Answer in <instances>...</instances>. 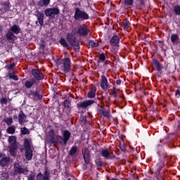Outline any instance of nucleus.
Wrapping results in <instances>:
<instances>
[{
	"label": "nucleus",
	"instance_id": "1",
	"mask_svg": "<svg viewBox=\"0 0 180 180\" xmlns=\"http://www.w3.org/2000/svg\"><path fill=\"white\" fill-rule=\"evenodd\" d=\"M22 30L20 27L16 24H14L13 26L8 29V32L5 34V37L8 43L13 44L16 41L18 37L15 34H19Z\"/></svg>",
	"mask_w": 180,
	"mask_h": 180
},
{
	"label": "nucleus",
	"instance_id": "2",
	"mask_svg": "<svg viewBox=\"0 0 180 180\" xmlns=\"http://www.w3.org/2000/svg\"><path fill=\"white\" fill-rule=\"evenodd\" d=\"M74 19L78 22L88 20L89 19V14L84 11H82L80 8L76 7L75 8Z\"/></svg>",
	"mask_w": 180,
	"mask_h": 180
},
{
	"label": "nucleus",
	"instance_id": "3",
	"mask_svg": "<svg viewBox=\"0 0 180 180\" xmlns=\"http://www.w3.org/2000/svg\"><path fill=\"white\" fill-rule=\"evenodd\" d=\"M8 152L12 157H16V150H18V141H16V136H11L8 137Z\"/></svg>",
	"mask_w": 180,
	"mask_h": 180
},
{
	"label": "nucleus",
	"instance_id": "4",
	"mask_svg": "<svg viewBox=\"0 0 180 180\" xmlns=\"http://www.w3.org/2000/svg\"><path fill=\"white\" fill-rule=\"evenodd\" d=\"M67 40L70 43L71 47H73L75 51L78 53L81 47L79 46V42L77 40V37L72 33H68Z\"/></svg>",
	"mask_w": 180,
	"mask_h": 180
},
{
	"label": "nucleus",
	"instance_id": "5",
	"mask_svg": "<svg viewBox=\"0 0 180 180\" xmlns=\"http://www.w3.org/2000/svg\"><path fill=\"white\" fill-rule=\"evenodd\" d=\"M25 157L27 161L33 158V150L30 146V141L27 139H24Z\"/></svg>",
	"mask_w": 180,
	"mask_h": 180
},
{
	"label": "nucleus",
	"instance_id": "6",
	"mask_svg": "<svg viewBox=\"0 0 180 180\" xmlns=\"http://www.w3.org/2000/svg\"><path fill=\"white\" fill-rule=\"evenodd\" d=\"M89 28L86 27V25L82 24V25H79L75 30V32L74 34H78L80 37H86L88 34H89Z\"/></svg>",
	"mask_w": 180,
	"mask_h": 180
},
{
	"label": "nucleus",
	"instance_id": "7",
	"mask_svg": "<svg viewBox=\"0 0 180 180\" xmlns=\"http://www.w3.org/2000/svg\"><path fill=\"white\" fill-rule=\"evenodd\" d=\"M96 101L94 100H85L83 101H80L77 103L76 108L78 110H86L91 108L95 103Z\"/></svg>",
	"mask_w": 180,
	"mask_h": 180
},
{
	"label": "nucleus",
	"instance_id": "8",
	"mask_svg": "<svg viewBox=\"0 0 180 180\" xmlns=\"http://www.w3.org/2000/svg\"><path fill=\"white\" fill-rule=\"evenodd\" d=\"M162 70H164V66L157 58H153L152 62V71L156 70L158 72V77H161L162 74Z\"/></svg>",
	"mask_w": 180,
	"mask_h": 180
},
{
	"label": "nucleus",
	"instance_id": "9",
	"mask_svg": "<svg viewBox=\"0 0 180 180\" xmlns=\"http://www.w3.org/2000/svg\"><path fill=\"white\" fill-rule=\"evenodd\" d=\"M168 160V156L165 154H162L160 155L158 162L156 165V175H161V170L162 169L163 167L165 166V161Z\"/></svg>",
	"mask_w": 180,
	"mask_h": 180
},
{
	"label": "nucleus",
	"instance_id": "10",
	"mask_svg": "<svg viewBox=\"0 0 180 180\" xmlns=\"http://www.w3.org/2000/svg\"><path fill=\"white\" fill-rule=\"evenodd\" d=\"M59 65L62 67L65 72H70L71 70V59L70 58H64L61 59Z\"/></svg>",
	"mask_w": 180,
	"mask_h": 180
},
{
	"label": "nucleus",
	"instance_id": "11",
	"mask_svg": "<svg viewBox=\"0 0 180 180\" xmlns=\"http://www.w3.org/2000/svg\"><path fill=\"white\" fill-rule=\"evenodd\" d=\"M44 12L47 18H49V19H54V18H56V15H58L60 13V9L57 7H52L46 8Z\"/></svg>",
	"mask_w": 180,
	"mask_h": 180
},
{
	"label": "nucleus",
	"instance_id": "12",
	"mask_svg": "<svg viewBox=\"0 0 180 180\" xmlns=\"http://www.w3.org/2000/svg\"><path fill=\"white\" fill-rule=\"evenodd\" d=\"M71 137V132L70 131L65 129L63 131V136L60 135H57V140H62L64 146H67V143H68V140H70Z\"/></svg>",
	"mask_w": 180,
	"mask_h": 180
},
{
	"label": "nucleus",
	"instance_id": "13",
	"mask_svg": "<svg viewBox=\"0 0 180 180\" xmlns=\"http://www.w3.org/2000/svg\"><path fill=\"white\" fill-rule=\"evenodd\" d=\"M31 75L34 77V79L36 81H43L44 79V75L40 69H32Z\"/></svg>",
	"mask_w": 180,
	"mask_h": 180
},
{
	"label": "nucleus",
	"instance_id": "14",
	"mask_svg": "<svg viewBox=\"0 0 180 180\" xmlns=\"http://www.w3.org/2000/svg\"><path fill=\"white\" fill-rule=\"evenodd\" d=\"M101 157L105 158V160H115L116 156L113 155V153H110L109 149L105 148L101 151Z\"/></svg>",
	"mask_w": 180,
	"mask_h": 180
},
{
	"label": "nucleus",
	"instance_id": "15",
	"mask_svg": "<svg viewBox=\"0 0 180 180\" xmlns=\"http://www.w3.org/2000/svg\"><path fill=\"white\" fill-rule=\"evenodd\" d=\"M82 155L85 164H90L92 165V163H91V151H89L88 148H84V150H82Z\"/></svg>",
	"mask_w": 180,
	"mask_h": 180
},
{
	"label": "nucleus",
	"instance_id": "16",
	"mask_svg": "<svg viewBox=\"0 0 180 180\" xmlns=\"http://www.w3.org/2000/svg\"><path fill=\"white\" fill-rule=\"evenodd\" d=\"M101 88L103 91H108L110 86H109V83L108 82V78H106V76L101 75Z\"/></svg>",
	"mask_w": 180,
	"mask_h": 180
},
{
	"label": "nucleus",
	"instance_id": "17",
	"mask_svg": "<svg viewBox=\"0 0 180 180\" xmlns=\"http://www.w3.org/2000/svg\"><path fill=\"white\" fill-rule=\"evenodd\" d=\"M120 43V37H119V35L117 34L113 35L111 39L110 40V44L112 47H119Z\"/></svg>",
	"mask_w": 180,
	"mask_h": 180
},
{
	"label": "nucleus",
	"instance_id": "18",
	"mask_svg": "<svg viewBox=\"0 0 180 180\" xmlns=\"http://www.w3.org/2000/svg\"><path fill=\"white\" fill-rule=\"evenodd\" d=\"M36 16L40 26H43V25H44V13H40V11H37Z\"/></svg>",
	"mask_w": 180,
	"mask_h": 180
},
{
	"label": "nucleus",
	"instance_id": "19",
	"mask_svg": "<svg viewBox=\"0 0 180 180\" xmlns=\"http://www.w3.org/2000/svg\"><path fill=\"white\" fill-rule=\"evenodd\" d=\"M34 84H36V80L34 78H31L25 81L24 86L27 89H30Z\"/></svg>",
	"mask_w": 180,
	"mask_h": 180
},
{
	"label": "nucleus",
	"instance_id": "20",
	"mask_svg": "<svg viewBox=\"0 0 180 180\" xmlns=\"http://www.w3.org/2000/svg\"><path fill=\"white\" fill-rule=\"evenodd\" d=\"M30 95H32L33 98H37V99H39V101H41V99H43V94L40 91H38V90L35 91H31Z\"/></svg>",
	"mask_w": 180,
	"mask_h": 180
},
{
	"label": "nucleus",
	"instance_id": "21",
	"mask_svg": "<svg viewBox=\"0 0 180 180\" xmlns=\"http://www.w3.org/2000/svg\"><path fill=\"white\" fill-rule=\"evenodd\" d=\"M26 122V115L23 112V111L20 110L18 114V123L19 124H23Z\"/></svg>",
	"mask_w": 180,
	"mask_h": 180
},
{
	"label": "nucleus",
	"instance_id": "22",
	"mask_svg": "<svg viewBox=\"0 0 180 180\" xmlns=\"http://www.w3.org/2000/svg\"><path fill=\"white\" fill-rule=\"evenodd\" d=\"M14 171L17 174H23L25 172V169H23L19 163L15 162L14 164Z\"/></svg>",
	"mask_w": 180,
	"mask_h": 180
},
{
	"label": "nucleus",
	"instance_id": "23",
	"mask_svg": "<svg viewBox=\"0 0 180 180\" xmlns=\"http://www.w3.org/2000/svg\"><path fill=\"white\" fill-rule=\"evenodd\" d=\"M59 43L62 46V47H64V49H67V50H70V44H68V42H67L65 38L60 37V39H59Z\"/></svg>",
	"mask_w": 180,
	"mask_h": 180
},
{
	"label": "nucleus",
	"instance_id": "24",
	"mask_svg": "<svg viewBox=\"0 0 180 180\" xmlns=\"http://www.w3.org/2000/svg\"><path fill=\"white\" fill-rule=\"evenodd\" d=\"M51 1V0H40L37 4V6H39V8L49 6Z\"/></svg>",
	"mask_w": 180,
	"mask_h": 180
},
{
	"label": "nucleus",
	"instance_id": "25",
	"mask_svg": "<svg viewBox=\"0 0 180 180\" xmlns=\"http://www.w3.org/2000/svg\"><path fill=\"white\" fill-rule=\"evenodd\" d=\"M1 12H6L9 9V1H1Z\"/></svg>",
	"mask_w": 180,
	"mask_h": 180
},
{
	"label": "nucleus",
	"instance_id": "26",
	"mask_svg": "<svg viewBox=\"0 0 180 180\" xmlns=\"http://www.w3.org/2000/svg\"><path fill=\"white\" fill-rule=\"evenodd\" d=\"M9 161H11V158H9V157L2 158L0 160L1 167H6V165H8V162H9Z\"/></svg>",
	"mask_w": 180,
	"mask_h": 180
},
{
	"label": "nucleus",
	"instance_id": "27",
	"mask_svg": "<svg viewBox=\"0 0 180 180\" xmlns=\"http://www.w3.org/2000/svg\"><path fill=\"white\" fill-rule=\"evenodd\" d=\"M96 96V89H91L87 94V98L92 99V98H95Z\"/></svg>",
	"mask_w": 180,
	"mask_h": 180
},
{
	"label": "nucleus",
	"instance_id": "28",
	"mask_svg": "<svg viewBox=\"0 0 180 180\" xmlns=\"http://www.w3.org/2000/svg\"><path fill=\"white\" fill-rule=\"evenodd\" d=\"M77 151H78V148L77 146H72L69 151V155H70V157H74V155L77 154Z\"/></svg>",
	"mask_w": 180,
	"mask_h": 180
},
{
	"label": "nucleus",
	"instance_id": "29",
	"mask_svg": "<svg viewBox=\"0 0 180 180\" xmlns=\"http://www.w3.org/2000/svg\"><path fill=\"white\" fill-rule=\"evenodd\" d=\"M49 136L51 137L50 139V143L51 144H56V139H54V129H51L49 131Z\"/></svg>",
	"mask_w": 180,
	"mask_h": 180
},
{
	"label": "nucleus",
	"instance_id": "30",
	"mask_svg": "<svg viewBox=\"0 0 180 180\" xmlns=\"http://www.w3.org/2000/svg\"><path fill=\"white\" fill-rule=\"evenodd\" d=\"M63 106L65 109H70L71 108V100L69 98L63 101Z\"/></svg>",
	"mask_w": 180,
	"mask_h": 180
},
{
	"label": "nucleus",
	"instance_id": "31",
	"mask_svg": "<svg viewBox=\"0 0 180 180\" xmlns=\"http://www.w3.org/2000/svg\"><path fill=\"white\" fill-rule=\"evenodd\" d=\"M88 45L90 46L92 49L94 47H99V44L95 42L94 40L92 39H89L87 41Z\"/></svg>",
	"mask_w": 180,
	"mask_h": 180
},
{
	"label": "nucleus",
	"instance_id": "32",
	"mask_svg": "<svg viewBox=\"0 0 180 180\" xmlns=\"http://www.w3.org/2000/svg\"><path fill=\"white\" fill-rule=\"evenodd\" d=\"M124 30H127L130 26H131V23L129 21V19H125L124 22H123Z\"/></svg>",
	"mask_w": 180,
	"mask_h": 180
},
{
	"label": "nucleus",
	"instance_id": "33",
	"mask_svg": "<svg viewBox=\"0 0 180 180\" xmlns=\"http://www.w3.org/2000/svg\"><path fill=\"white\" fill-rule=\"evenodd\" d=\"M8 78L10 79H13V81H19V77L17 75H15V73H9Z\"/></svg>",
	"mask_w": 180,
	"mask_h": 180
},
{
	"label": "nucleus",
	"instance_id": "34",
	"mask_svg": "<svg viewBox=\"0 0 180 180\" xmlns=\"http://www.w3.org/2000/svg\"><path fill=\"white\" fill-rule=\"evenodd\" d=\"M20 131H21V134H22L23 136L26 134H30V131L29 130V129L26 128L25 127L21 128Z\"/></svg>",
	"mask_w": 180,
	"mask_h": 180
},
{
	"label": "nucleus",
	"instance_id": "35",
	"mask_svg": "<svg viewBox=\"0 0 180 180\" xmlns=\"http://www.w3.org/2000/svg\"><path fill=\"white\" fill-rule=\"evenodd\" d=\"M170 39L172 43H175V41L179 39V37H178L176 34H172Z\"/></svg>",
	"mask_w": 180,
	"mask_h": 180
},
{
	"label": "nucleus",
	"instance_id": "36",
	"mask_svg": "<svg viewBox=\"0 0 180 180\" xmlns=\"http://www.w3.org/2000/svg\"><path fill=\"white\" fill-rule=\"evenodd\" d=\"M4 122H6L7 126H11V124L13 123V120L12 119V117H7L4 120Z\"/></svg>",
	"mask_w": 180,
	"mask_h": 180
},
{
	"label": "nucleus",
	"instance_id": "37",
	"mask_svg": "<svg viewBox=\"0 0 180 180\" xmlns=\"http://www.w3.org/2000/svg\"><path fill=\"white\" fill-rule=\"evenodd\" d=\"M95 164L97 167H103V161L101 158L96 159Z\"/></svg>",
	"mask_w": 180,
	"mask_h": 180
},
{
	"label": "nucleus",
	"instance_id": "38",
	"mask_svg": "<svg viewBox=\"0 0 180 180\" xmlns=\"http://www.w3.org/2000/svg\"><path fill=\"white\" fill-rule=\"evenodd\" d=\"M134 0H124L125 6H133Z\"/></svg>",
	"mask_w": 180,
	"mask_h": 180
},
{
	"label": "nucleus",
	"instance_id": "39",
	"mask_svg": "<svg viewBox=\"0 0 180 180\" xmlns=\"http://www.w3.org/2000/svg\"><path fill=\"white\" fill-rule=\"evenodd\" d=\"M15 130H16V129H15V127H8V129H7V133L8 134H15Z\"/></svg>",
	"mask_w": 180,
	"mask_h": 180
},
{
	"label": "nucleus",
	"instance_id": "40",
	"mask_svg": "<svg viewBox=\"0 0 180 180\" xmlns=\"http://www.w3.org/2000/svg\"><path fill=\"white\" fill-rule=\"evenodd\" d=\"M1 179H3V180H8V179H9V173H8L6 172H4L1 174Z\"/></svg>",
	"mask_w": 180,
	"mask_h": 180
},
{
	"label": "nucleus",
	"instance_id": "41",
	"mask_svg": "<svg viewBox=\"0 0 180 180\" xmlns=\"http://www.w3.org/2000/svg\"><path fill=\"white\" fill-rule=\"evenodd\" d=\"M100 113L104 117H109V111H106L105 110H101Z\"/></svg>",
	"mask_w": 180,
	"mask_h": 180
},
{
	"label": "nucleus",
	"instance_id": "42",
	"mask_svg": "<svg viewBox=\"0 0 180 180\" xmlns=\"http://www.w3.org/2000/svg\"><path fill=\"white\" fill-rule=\"evenodd\" d=\"M174 12L175 15H180V6L176 5L174 7Z\"/></svg>",
	"mask_w": 180,
	"mask_h": 180
},
{
	"label": "nucleus",
	"instance_id": "43",
	"mask_svg": "<svg viewBox=\"0 0 180 180\" xmlns=\"http://www.w3.org/2000/svg\"><path fill=\"white\" fill-rule=\"evenodd\" d=\"M98 60H100V61H102V63H105V61H106V56H105L104 53L100 54Z\"/></svg>",
	"mask_w": 180,
	"mask_h": 180
},
{
	"label": "nucleus",
	"instance_id": "44",
	"mask_svg": "<svg viewBox=\"0 0 180 180\" xmlns=\"http://www.w3.org/2000/svg\"><path fill=\"white\" fill-rule=\"evenodd\" d=\"M0 103L1 105H6L8 103V98H1L0 99Z\"/></svg>",
	"mask_w": 180,
	"mask_h": 180
},
{
	"label": "nucleus",
	"instance_id": "45",
	"mask_svg": "<svg viewBox=\"0 0 180 180\" xmlns=\"http://www.w3.org/2000/svg\"><path fill=\"white\" fill-rule=\"evenodd\" d=\"M120 150L122 151H126V144L124 143H120Z\"/></svg>",
	"mask_w": 180,
	"mask_h": 180
},
{
	"label": "nucleus",
	"instance_id": "46",
	"mask_svg": "<svg viewBox=\"0 0 180 180\" xmlns=\"http://www.w3.org/2000/svg\"><path fill=\"white\" fill-rule=\"evenodd\" d=\"M80 122L82 124H85L86 123V116L81 117Z\"/></svg>",
	"mask_w": 180,
	"mask_h": 180
},
{
	"label": "nucleus",
	"instance_id": "47",
	"mask_svg": "<svg viewBox=\"0 0 180 180\" xmlns=\"http://www.w3.org/2000/svg\"><path fill=\"white\" fill-rule=\"evenodd\" d=\"M40 47L42 49L46 47V41H44V39L41 40Z\"/></svg>",
	"mask_w": 180,
	"mask_h": 180
},
{
	"label": "nucleus",
	"instance_id": "48",
	"mask_svg": "<svg viewBox=\"0 0 180 180\" xmlns=\"http://www.w3.org/2000/svg\"><path fill=\"white\" fill-rule=\"evenodd\" d=\"M156 43L159 44V47H164V41H156Z\"/></svg>",
	"mask_w": 180,
	"mask_h": 180
},
{
	"label": "nucleus",
	"instance_id": "49",
	"mask_svg": "<svg viewBox=\"0 0 180 180\" xmlns=\"http://www.w3.org/2000/svg\"><path fill=\"white\" fill-rule=\"evenodd\" d=\"M82 168L83 171H86L88 169V165L86 163L83 164Z\"/></svg>",
	"mask_w": 180,
	"mask_h": 180
},
{
	"label": "nucleus",
	"instance_id": "50",
	"mask_svg": "<svg viewBox=\"0 0 180 180\" xmlns=\"http://www.w3.org/2000/svg\"><path fill=\"white\" fill-rule=\"evenodd\" d=\"M175 96H176V98H179V96H180L179 89H177V90L175 91Z\"/></svg>",
	"mask_w": 180,
	"mask_h": 180
},
{
	"label": "nucleus",
	"instance_id": "51",
	"mask_svg": "<svg viewBox=\"0 0 180 180\" xmlns=\"http://www.w3.org/2000/svg\"><path fill=\"white\" fill-rule=\"evenodd\" d=\"M110 95H112L113 98H117V96H119V95L117 94V91L112 92V94H110Z\"/></svg>",
	"mask_w": 180,
	"mask_h": 180
},
{
	"label": "nucleus",
	"instance_id": "52",
	"mask_svg": "<svg viewBox=\"0 0 180 180\" xmlns=\"http://www.w3.org/2000/svg\"><path fill=\"white\" fill-rule=\"evenodd\" d=\"M15 63L10 64L8 66L9 70H11L12 68H15Z\"/></svg>",
	"mask_w": 180,
	"mask_h": 180
},
{
	"label": "nucleus",
	"instance_id": "53",
	"mask_svg": "<svg viewBox=\"0 0 180 180\" xmlns=\"http://www.w3.org/2000/svg\"><path fill=\"white\" fill-rule=\"evenodd\" d=\"M137 1L140 3V5H141L142 6L145 4L144 0H137Z\"/></svg>",
	"mask_w": 180,
	"mask_h": 180
},
{
	"label": "nucleus",
	"instance_id": "54",
	"mask_svg": "<svg viewBox=\"0 0 180 180\" xmlns=\"http://www.w3.org/2000/svg\"><path fill=\"white\" fill-rule=\"evenodd\" d=\"M116 84L117 85H121L122 84V80L120 79H117L116 81Z\"/></svg>",
	"mask_w": 180,
	"mask_h": 180
},
{
	"label": "nucleus",
	"instance_id": "55",
	"mask_svg": "<svg viewBox=\"0 0 180 180\" xmlns=\"http://www.w3.org/2000/svg\"><path fill=\"white\" fill-rule=\"evenodd\" d=\"M112 92H117V91H116V87H115V86H113V87H112Z\"/></svg>",
	"mask_w": 180,
	"mask_h": 180
},
{
	"label": "nucleus",
	"instance_id": "56",
	"mask_svg": "<svg viewBox=\"0 0 180 180\" xmlns=\"http://www.w3.org/2000/svg\"><path fill=\"white\" fill-rule=\"evenodd\" d=\"M13 119H18V116L17 115H13Z\"/></svg>",
	"mask_w": 180,
	"mask_h": 180
},
{
	"label": "nucleus",
	"instance_id": "57",
	"mask_svg": "<svg viewBox=\"0 0 180 180\" xmlns=\"http://www.w3.org/2000/svg\"><path fill=\"white\" fill-rule=\"evenodd\" d=\"M160 180H165V179H164V178L161 177V178H160Z\"/></svg>",
	"mask_w": 180,
	"mask_h": 180
},
{
	"label": "nucleus",
	"instance_id": "58",
	"mask_svg": "<svg viewBox=\"0 0 180 180\" xmlns=\"http://www.w3.org/2000/svg\"><path fill=\"white\" fill-rule=\"evenodd\" d=\"M1 157H2V154H1V153H0V158H1Z\"/></svg>",
	"mask_w": 180,
	"mask_h": 180
},
{
	"label": "nucleus",
	"instance_id": "59",
	"mask_svg": "<svg viewBox=\"0 0 180 180\" xmlns=\"http://www.w3.org/2000/svg\"><path fill=\"white\" fill-rule=\"evenodd\" d=\"M1 89H2V87L0 86V91H1Z\"/></svg>",
	"mask_w": 180,
	"mask_h": 180
},
{
	"label": "nucleus",
	"instance_id": "60",
	"mask_svg": "<svg viewBox=\"0 0 180 180\" xmlns=\"http://www.w3.org/2000/svg\"><path fill=\"white\" fill-rule=\"evenodd\" d=\"M79 5H81V3H79Z\"/></svg>",
	"mask_w": 180,
	"mask_h": 180
},
{
	"label": "nucleus",
	"instance_id": "61",
	"mask_svg": "<svg viewBox=\"0 0 180 180\" xmlns=\"http://www.w3.org/2000/svg\"><path fill=\"white\" fill-rule=\"evenodd\" d=\"M68 180H71V179H68Z\"/></svg>",
	"mask_w": 180,
	"mask_h": 180
}]
</instances>
